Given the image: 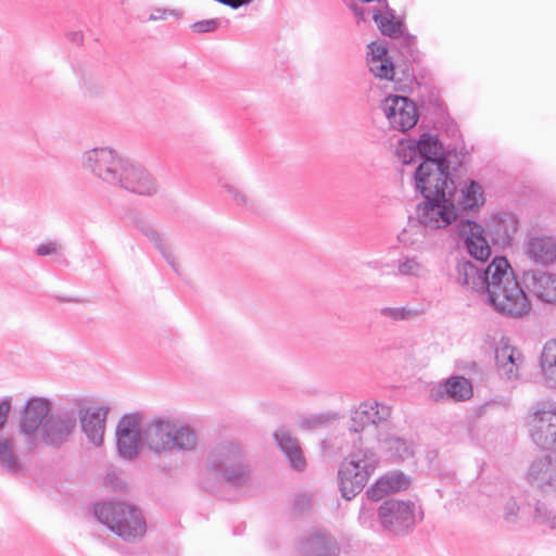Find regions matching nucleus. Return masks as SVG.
I'll list each match as a JSON object with an SVG mask.
<instances>
[{"label": "nucleus", "instance_id": "44", "mask_svg": "<svg viewBox=\"0 0 556 556\" xmlns=\"http://www.w3.org/2000/svg\"><path fill=\"white\" fill-rule=\"evenodd\" d=\"M288 457L289 466L296 472H302L306 468L305 454H285Z\"/></svg>", "mask_w": 556, "mask_h": 556}, {"label": "nucleus", "instance_id": "46", "mask_svg": "<svg viewBox=\"0 0 556 556\" xmlns=\"http://www.w3.org/2000/svg\"><path fill=\"white\" fill-rule=\"evenodd\" d=\"M519 507L515 501L507 502L505 506V519L509 522L515 521Z\"/></svg>", "mask_w": 556, "mask_h": 556}, {"label": "nucleus", "instance_id": "37", "mask_svg": "<svg viewBox=\"0 0 556 556\" xmlns=\"http://www.w3.org/2000/svg\"><path fill=\"white\" fill-rule=\"evenodd\" d=\"M397 271L403 276L421 277L425 267L416 257H403L399 260Z\"/></svg>", "mask_w": 556, "mask_h": 556}, {"label": "nucleus", "instance_id": "15", "mask_svg": "<svg viewBox=\"0 0 556 556\" xmlns=\"http://www.w3.org/2000/svg\"><path fill=\"white\" fill-rule=\"evenodd\" d=\"M144 419L146 413L139 409L118 418L114 428L116 452H144Z\"/></svg>", "mask_w": 556, "mask_h": 556}, {"label": "nucleus", "instance_id": "50", "mask_svg": "<svg viewBox=\"0 0 556 556\" xmlns=\"http://www.w3.org/2000/svg\"><path fill=\"white\" fill-rule=\"evenodd\" d=\"M139 454H118L119 457L127 460H134Z\"/></svg>", "mask_w": 556, "mask_h": 556}, {"label": "nucleus", "instance_id": "40", "mask_svg": "<svg viewBox=\"0 0 556 556\" xmlns=\"http://www.w3.org/2000/svg\"><path fill=\"white\" fill-rule=\"evenodd\" d=\"M23 447L27 448L18 435L16 438L11 434L0 437V452H15Z\"/></svg>", "mask_w": 556, "mask_h": 556}, {"label": "nucleus", "instance_id": "54", "mask_svg": "<svg viewBox=\"0 0 556 556\" xmlns=\"http://www.w3.org/2000/svg\"><path fill=\"white\" fill-rule=\"evenodd\" d=\"M233 533H235L236 535H237V534H240V533H241V532H240V528H237V529L235 530V532H233Z\"/></svg>", "mask_w": 556, "mask_h": 556}, {"label": "nucleus", "instance_id": "38", "mask_svg": "<svg viewBox=\"0 0 556 556\" xmlns=\"http://www.w3.org/2000/svg\"><path fill=\"white\" fill-rule=\"evenodd\" d=\"M313 494L307 492L298 493L293 498L292 513L295 516L311 511Z\"/></svg>", "mask_w": 556, "mask_h": 556}, {"label": "nucleus", "instance_id": "30", "mask_svg": "<svg viewBox=\"0 0 556 556\" xmlns=\"http://www.w3.org/2000/svg\"><path fill=\"white\" fill-rule=\"evenodd\" d=\"M387 49L379 48V54H374L368 59V67L370 73L380 79L394 80L395 67L387 56Z\"/></svg>", "mask_w": 556, "mask_h": 556}, {"label": "nucleus", "instance_id": "13", "mask_svg": "<svg viewBox=\"0 0 556 556\" xmlns=\"http://www.w3.org/2000/svg\"><path fill=\"white\" fill-rule=\"evenodd\" d=\"M126 160L115 150L101 147L84 152L80 162L85 170L101 181L116 187Z\"/></svg>", "mask_w": 556, "mask_h": 556}, {"label": "nucleus", "instance_id": "23", "mask_svg": "<svg viewBox=\"0 0 556 556\" xmlns=\"http://www.w3.org/2000/svg\"><path fill=\"white\" fill-rule=\"evenodd\" d=\"M471 395V383L464 377H451L431 391V397L435 402L444 400L462 402L470 399Z\"/></svg>", "mask_w": 556, "mask_h": 556}, {"label": "nucleus", "instance_id": "4", "mask_svg": "<svg viewBox=\"0 0 556 556\" xmlns=\"http://www.w3.org/2000/svg\"><path fill=\"white\" fill-rule=\"evenodd\" d=\"M94 518L126 542H137L147 531L146 518L136 505L103 502L92 505Z\"/></svg>", "mask_w": 556, "mask_h": 556}, {"label": "nucleus", "instance_id": "5", "mask_svg": "<svg viewBox=\"0 0 556 556\" xmlns=\"http://www.w3.org/2000/svg\"><path fill=\"white\" fill-rule=\"evenodd\" d=\"M250 479L251 467L243 454H208L200 483L206 492L215 493L220 482L232 488H243Z\"/></svg>", "mask_w": 556, "mask_h": 556}, {"label": "nucleus", "instance_id": "24", "mask_svg": "<svg viewBox=\"0 0 556 556\" xmlns=\"http://www.w3.org/2000/svg\"><path fill=\"white\" fill-rule=\"evenodd\" d=\"M341 548L330 533L316 531L307 535L301 543L304 556H337Z\"/></svg>", "mask_w": 556, "mask_h": 556}, {"label": "nucleus", "instance_id": "16", "mask_svg": "<svg viewBox=\"0 0 556 556\" xmlns=\"http://www.w3.org/2000/svg\"><path fill=\"white\" fill-rule=\"evenodd\" d=\"M382 111L394 130L405 132L418 122V108L414 101L404 96H388L382 101Z\"/></svg>", "mask_w": 556, "mask_h": 556}, {"label": "nucleus", "instance_id": "53", "mask_svg": "<svg viewBox=\"0 0 556 556\" xmlns=\"http://www.w3.org/2000/svg\"><path fill=\"white\" fill-rule=\"evenodd\" d=\"M422 518H424V511H422V510H420V511H419V519H420V520H422Z\"/></svg>", "mask_w": 556, "mask_h": 556}, {"label": "nucleus", "instance_id": "43", "mask_svg": "<svg viewBox=\"0 0 556 556\" xmlns=\"http://www.w3.org/2000/svg\"><path fill=\"white\" fill-rule=\"evenodd\" d=\"M62 250V244L58 241H48L37 247V254L40 256H48L59 254Z\"/></svg>", "mask_w": 556, "mask_h": 556}, {"label": "nucleus", "instance_id": "2", "mask_svg": "<svg viewBox=\"0 0 556 556\" xmlns=\"http://www.w3.org/2000/svg\"><path fill=\"white\" fill-rule=\"evenodd\" d=\"M391 407L378 402H363L350 412L345 439L353 452H408L413 442L390 428Z\"/></svg>", "mask_w": 556, "mask_h": 556}, {"label": "nucleus", "instance_id": "41", "mask_svg": "<svg viewBox=\"0 0 556 556\" xmlns=\"http://www.w3.org/2000/svg\"><path fill=\"white\" fill-rule=\"evenodd\" d=\"M365 495L368 500L378 502L389 495L387 488L384 486L383 479L380 477L375 483L367 489Z\"/></svg>", "mask_w": 556, "mask_h": 556}, {"label": "nucleus", "instance_id": "48", "mask_svg": "<svg viewBox=\"0 0 556 556\" xmlns=\"http://www.w3.org/2000/svg\"><path fill=\"white\" fill-rule=\"evenodd\" d=\"M358 519L363 525H366L367 522L371 525L372 516L367 515L365 511H361Z\"/></svg>", "mask_w": 556, "mask_h": 556}, {"label": "nucleus", "instance_id": "33", "mask_svg": "<svg viewBox=\"0 0 556 556\" xmlns=\"http://www.w3.org/2000/svg\"><path fill=\"white\" fill-rule=\"evenodd\" d=\"M483 191L478 182L471 180L462 189L459 204L464 210H475L483 204Z\"/></svg>", "mask_w": 556, "mask_h": 556}, {"label": "nucleus", "instance_id": "31", "mask_svg": "<svg viewBox=\"0 0 556 556\" xmlns=\"http://www.w3.org/2000/svg\"><path fill=\"white\" fill-rule=\"evenodd\" d=\"M339 418V414L332 410L306 414L299 417L298 426L303 430H316L333 424Z\"/></svg>", "mask_w": 556, "mask_h": 556}, {"label": "nucleus", "instance_id": "47", "mask_svg": "<svg viewBox=\"0 0 556 556\" xmlns=\"http://www.w3.org/2000/svg\"><path fill=\"white\" fill-rule=\"evenodd\" d=\"M68 39L76 45H81L84 41V35L81 31H72L68 34Z\"/></svg>", "mask_w": 556, "mask_h": 556}, {"label": "nucleus", "instance_id": "3", "mask_svg": "<svg viewBox=\"0 0 556 556\" xmlns=\"http://www.w3.org/2000/svg\"><path fill=\"white\" fill-rule=\"evenodd\" d=\"M198 445V434L189 425L178 426L169 414L154 415L144 422V452H192Z\"/></svg>", "mask_w": 556, "mask_h": 556}, {"label": "nucleus", "instance_id": "14", "mask_svg": "<svg viewBox=\"0 0 556 556\" xmlns=\"http://www.w3.org/2000/svg\"><path fill=\"white\" fill-rule=\"evenodd\" d=\"M52 413L48 397L31 396L26 401L20 414L18 437L27 450H36V438Z\"/></svg>", "mask_w": 556, "mask_h": 556}, {"label": "nucleus", "instance_id": "34", "mask_svg": "<svg viewBox=\"0 0 556 556\" xmlns=\"http://www.w3.org/2000/svg\"><path fill=\"white\" fill-rule=\"evenodd\" d=\"M422 313L419 308L400 306L391 307L384 306L379 309L380 316L388 318L392 321H406L418 317Z\"/></svg>", "mask_w": 556, "mask_h": 556}, {"label": "nucleus", "instance_id": "51", "mask_svg": "<svg viewBox=\"0 0 556 556\" xmlns=\"http://www.w3.org/2000/svg\"><path fill=\"white\" fill-rule=\"evenodd\" d=\"M379 48H382V47L377 46L376 48H371V56H374V54H379Z\"/></svg>", "mask_w": 556, "mask_h": 556}, {"label": "nucleus", "instance_id": "6", "mask_svg": "<svg viewBox=\"0 0 556 556\" xmlns=\"http://www.w3.org/2000/svg\"><path fill=\"white\" fill-rule=\"evenodd\" d=\"M420 184L415 180V188L425 201L418 205L419 223L430 229H441L456 220L455 193L456 190L435 184Z\"/></svg>", "mask_w": 556, "mask_h": 556}, {"label": "nucleus", "instance_id": "29", "mask_svg": "<svg viewBox=\"0 0 556 556\" xmlns=\"http://www.w3.org/2000/svg\"><path fill=\"white\" fill-rule=\"evenodd\" d=\"M540 365L551 388H556V339L548 340L542 350Z\"/></svg>", "mask_w": 556, "mask_h": 556}, {"label": "nucleus", "instance_id": "9", "mask_svg": "<svg viewBox=\"0 0 556 556\" xmlns=\"http://www.w3.org/2000/svg\"><path fill=\"white\" fill-rule=\"evenodd\" d=\"M349 454L338 470L339 490L341 496L351 501L358 495L367 484L376 469V454Z\"/></svg>", "mask_w": 556, "mask_h": 556}, {"label": "nucleus", "instance_id": "11", "mask_svg": "<svg viewBox=\"0 0 556 556\" xmlns=\"http://www.w3.org/2000/svg\"><path fill=\"white\" fill-rule=\"evenodd\" d=\"M532 442L544 452H556V402L535 403L527 417Z\"/></svg>", "mask_w": 556, "mask_h": 556}, {"label": "nucleus", "instance_id": "25", "mask_svg": "<svg viewBox=\"0 0 556 556\" xmlns=\"http://www.w3.org/2000/svg\"><path fill=\"white\" fill-rule=\"evenodd\" d=\"M521 362L522 355L516 348L505 343L495 349V363L503 378L507 380L517 379Z\"/></svg>", "mask_w": 556, "mask_h": 556}, {"label": "nucleus", "instance_id": "27", "mask_svg": "<svg viewBox=\"0 0 556 556\" xmlns=\"http://www.w3.org/2000/svg\"><path fill=\"white\" fill-rule=\"evenodd\" d=\"M137 229L147 237L161 253L167 264L175 270L178 271V265L176 263L175 254L172 248L166 243L164 236L157 230V228L149 220L138 218L136 220Z\"/></svg>", "mask_w": 556, "mask_h": 556}, {"label": "nucleus", "instance_id": "42", "mask_svg": "<svg viewBox=\"0 0 556 556\" xmlns=\"http://www.w3.org/2000/svg\"><path fill=\"white\" fill-rule=\"evenodd\" d=\"M219 22L217 18H210V20H203L193 23L190 28L195 34H204V33H211L214 31Z\"/></svg>", "mask_w": 556, "mask_h": 556}, {"label": "nucleus", "instance_id": "17", "mask_svg": "<svg viewBox=\"0 0 556 556\" xmlns=\"http://www.w3.org/2000/svg\"><path fill=\"white\" fill-rule=\"evenodd\" d=\"M351 10L354 12L355 16L357 17V23L362 21H366L369 16L375 21L377 24L379 30L388 37L391 38H397L400 36H403L405 45L410 48L416 43V37L406 34L404 36L402 30V24L400 22L395 21L394 17V11L392 9L383 8L380 4H378V8L370 9V8H364L358 4H352Z\"/></svg>", "mask_w": 556, "mask_h": 556}, {"label": "nucleus", "instance_id": "39", "mask_svg": "<svg viewBox=\"0 0 556 556\" xmlns=\"http://www.w3.org/2000/svg\"><path fill=\"white\" fill-rule=\"evenodd\" d=\"M104 485L115 492H123L127 489L126 482L121 478V472L116 468H111L104 477Z\"/></svg>", "mask_w": 556, "mask_h": 556}, {"label": "nucleus", "instance_id": "7", "mask_svg": "<svg viewBox=\"0 0 556 556\" xmlns=\"http://www.w3.org/2000/svg\"><path fill=\"white\" fill-rule=\"evenodd\" d=\"M78 433L76 410L71 405L59 407L42 425L36 438V448L62 450L74 444Z\"/></svg>", "mask_w": 556, "mask_h": 556}, {"label": "nucleus", "instance_id": "8", "mask_svg": "<svg viewBox=\"0 0 556 556\" xmlns=\"http://www.w3.org/2000/svg\"><path fill=\"white\" fill-rule=\"evenodd\" d=\"M438 151L430 153L427 161L420 162L415 170V180L422 184H435L456 190L451 172H456L463 164V155L456 150L445 149L439 140Z\"/></svg>", "mask_w": 556, "mask_h": 556}, {"label": "nucleus", "instance_id": "10", "mask_svg": "<svg viewBox=\"0 0 556 556\" xmlns=\"http://www.w3.org/2000/svg\"><path fill=\"white\" fill-rule=\"evenodd\" d=\"M85 396H73L67 399V404L76 410L78 427L91 448H101L104 445L106 421L110 414V406L100 405L90 407Z\"/></svg>", "mask_w": 556, "mask_h": 556}, {"label": "nucleus", "instance_id": "22", "mask_svg": "<svg viewBox=\"0 0 556 556\" xmlns=\"http://www.w3.org/2000/svg\"><path fill=\"white\" fill-rule=\"evenodd\" d=\"M518 220L511 213H500L491 217L486 231L494 244L509 245L517 231Z\"/></svg>", "mask_w": 556, "mask_h": 556}, {"label": "nucleus", "instance_id": "19", "mask_svg": "<svg viewBox=\"0 0 556 556\" xmlns=\"http://www.w3.org/2000/svg\"><path fill=\"white\" fill-rule=\"evenodd\" d=\"M36 454H0V467L12 476L31 477L35 480L45 479L51 473L50 466L39 465Z\"/></svg>", "mask_w": 556, "mask_h": 556}, {"label": "nucleus", "instance_id": "45", "mask_svg": "<svg viewBox=\"0 0 556 556\" xmlns=\"http://www.w3.org/2000/svg\"><path fill=\"white\" fill-rule=\"evenodd\" d=\"M11 397H4L0 401V430L8 421V417L12 407Z\"/></svg>", "mask_w": 556, "mask_h": 556}, {"label": "nucleus", "instance_id": "36", "mask_svg": "<svg viewBox=\"0 0 556 556\" xmlns=\"http://www.w3.org/2000/svg\"><path fill=\"white\" fill-rule=\"evenodd\" d=\"M274 439L280 448V452H302L298 438L285 427H281L274 432Z\"/></svg>", "mask_w": 556, "mask_h": 556}, {"label": "nucleus", "instance_id": "1", "mask_svg": "<svg viewBox=\"0 0 556 556\" xmlns=\"http://www.w3.org/2000/svg\"><path fill=\"white\" fill-rule=\"evenodd\" d=\"M457 230L475 263L466 257H456L452 277L468 290L484 296L500 314L519 318L531 311V303L525 289L504 256H491V248L484 236V228L469 219L460 220Z\"/></svg>", "mask_w": 556, "mask_h": 556}, {"label": "nucleus", "instance_id": "26", "mask_svg": "<svg viewBox=\"0 0 556 556\" xmlns=\"http://www.w3.org/2000/svg\"><path fill=\"white\" fill-rule=\"evenodd\" d=\"M526 252L538 264H552L556 261V240L547 236L529 238Z\"/></svg>", "mask_w": 556, "mask_h": 556}, {"label": "nucleus", "instance_id": "28", "mask_svg": "<svg viewBox=\"0 0 556 556\" xmlns=\"http://www.w3.org/2000/svg\"><path fill=\"white\" fill-rule=\"evenodd\" d=\"M527 479L532 485H552L556 482V460L551 457V454H544L530 465Z\"/></svg>", "mask_w": 556, "mask_h": 556}, {"label": "nucleus", "instance_id": "18", "mask_svg": "<svg viewBox=\"0 0 556 556\" xmlns=\"http://www.w3.org/2000/svg\"><path fill=\"white\" fill-rule=\"evenodd\" d=\"M116 187L146 197L157 192L156 181L147 168L129 160H126Z\"/></svg>", "mask_w": 556, "mask_h": 556}, {"label": "nucleus", "instance_id": "52", "mask_svg": "<svg viewBox=\"0 0 556 556\" xmlns=\"http://www.w3.org/2000/svg\"><path fill=\"white\" fill-rule=\"evenodd\" d=\"M163 18V16H156V14H151L150 20L157 21Z\"/></svg>", "mask_w": 556, "mask_h": 556}, {"label": "nucleus", "instance_id": "32", "mask_svg": "<svg viewBox=\"0 0 556 556\" xmlns=\"http://www.w3.org/2000/svg\"><path fill=\"white\" fill-rule=\"evenodd\" d=\"M217 185L228 194L230 201L241 207H252V201L247 193L235 182L224 176H217Z\"/></svg>", "mask_w": 556, "mask_h": 556}, {"label": "nucleus", "instance_id": "20", "mask_svg": "<svg viewBox=\"0 0 556 556\" xmlns=\"http://www.w3.org/2000/svg\"><path fill=\"white\" fill-rule=\"evenodd\" d=\"M522 282L527 291L544 303L556 302V275L529 270L523 273Z\"/></svg>", "mask_w": 556, "mask_h": 556}, {"label": "nucleus", "instance_id": "35", "mask_svg": "<svg viewBox=\"0 0 556 556\" xmlns=\"http://www.w3.org/2000/svg\"><path fill=\"white\" fill-rule=\"evenodd\" d=\"M389 494L406 491L410 485V479L403 471H391L381 476Z\"/></svg>", "mask_w": 556, "mask_h": 556}, {"label": "nucleus", "instance_id": "21", "mask_svg": "<svg viewBox=\"0 0 556 556\" xmlns=\"http://www.w3.org/2000/svg\"><path fill=\"white\" fill-rule=\"evenodd\" d=\"M438 149H440L438 137L424 132L418 140H409L407 144L401 142L396 153L403 164H412L417 160L427 161L430 153H435Z\"/></svg>", "mask_w": 556, "mask_h": 556}, {"label": "nucleus", "instance_id": "12", "mask_svg": "<svg viewBox=\"0 0 556 556\" xmlns=\"http://www.w3.org/2000/svg\"><path fill=\"white\" fill-rule=\"evenodd\" d=\"M377 518L384 531L404 536L412 533L416 525V506L412 501L387 498L377 509Z\"/></svg>", "mask_w": 556, "mask_h": 556}, {"label": "nucleus", "instance_id": "49", "mask_svg": "<svg viewBox=\"0 0 556 556\" xmlns=\"http://www.w3.org/2000/svg\"><path fill=\"white\" fill-rule=\"evenodd\" d=\"M224 448H226L227 452H236L239 450V446L233 442H228L227 446H225Z\"/></svg>", "mask_w": 556, "mask_h": 556}]
</instances>
